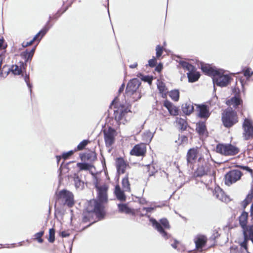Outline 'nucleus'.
Returning a JSON list of instances; mask_svg holds the SVG:
<instances>
[{"instance_id": "1", "label": "nucleus", "mask_w": 253, "mask_h": 253, "mask_svg": "<svg viewBox=\"0 0 253 253\" xmlns=\"http://www.w3.org/2000/svg\"><path fill=\"white\" fill-rule=\"evenodd\" d=\"M108 186L104 184L102 185V187L96 190L97 199L90 200L86 209V212L88 215L90 213H94L99 220L104 218L105 212L103 204L108 202Z\"/></svg>"}, {"instance_id": "2", "label": "nucleus", "mask_w": 253, "mask_h": 253, "mask_svg": "<svg viewBox=\"0 0 253 253\" xmlns=\"http://www.w3.org/2000/svg\"><path fill=\"white\" fill-rule=\"evenodd\" d=\"M201 69L205 75L211 76L214 86V91H215V85L220 87L227 86L231 82V77L230 75L224 74V71L222 69H217L211 66L209 64L203 62L200 63Z\"/></svg>"}, {"instance_id": "3", "label": "nucleus", "mask_w": 253, "mask_h": 253, "mask_svg": "<svg viewBox=\"0 0 253 253\" xmlns=\"http://www.w3.org/2000/svg\"><path fill=\"white\" fill-rule=\"evenodd\" d=\"M150 222L165 239L167 240L170 238L171 235L165 230V229L170 228L169 222L167 218H162L159 222L155 218H150Z\"/></svg>"}, {"instance_id": "4", "label": "nucleus", "mask_w": 253, "mask_h": 253, "mask_svg": "<svg viewBox=\"0 0 253 253\" xmlns=\"http://www.w3.org/2000/svg\"><path fill=\"white\" fill-rule=\"evenodd\" d=\"M215 151L223 156H233L239 153L240 149L231 143H218L216 146Z\"/></svg>"}, {"instance_id": "5", "label": "nucleus", "mask_w": 253, "mask_h": 253, "mask_svg": "<svg viewBox=\"0 0 253 253\" xmlns=\"http://www.w3.org/2000/svg\"><path fill=\"white\" fill-rule=\"evenodd\" d=\"M141 82L137 78H133L129 81L128 82L126 89V93L127 94H133L134 93H137V96L134 97L135 100H139L141 97V91L139 90L138 88L141 85Z\"/></svg>"}, {"instance_id": "6", "label": "nucleus", "mask_w": 253, "mask_h": 253, "mask_svg": "<svg viewBox=\"0 0 253 253\" xmlns=\"http://www.w3.org/2000/svg\"><path fill=\"white\" fill-rule=\"evenodd\" d=\"M222 121L224 126L227 128L230 127L238 122L236 113L233 110H229L222 113Z\"/></svg>"}, {"instance_id": "7", "label": "nucleus", "mask_w": 253, "mask_h": 253, "mask_svg": "<svg viewBox=\"0 0 253 253\" xmlns=\"http://www.w3.org/2000/svg\"><path fill=\"white\" fill-rule=\"evenodd\" d=\"M242 172L238 169H232L226 173L224 176L225 184L229 186L239 180L242 175Z\"/></svg>"}, {"instance_id": "8", "label": "nucleus", "mask_w": 253, "mask_h": 253, "mask_svg": "<svg viewBox=\"0 0 253 253\" xmlns=\"http://www.w3.org/2000/svg\"><path fill=\"white\" fill-rule=\"evenodd\" d=\"M243 135L245 140L253 138V121L249 118H245L243 123Z\"/></svg>"}, {"instance_id": "9", "label": "nucleus", "mask_w": 253, "mask_h": 253, "mask_svg": "<svg viewBox=\"0 0 253 253\" xmlns=\"http://www.w3.org/2000/svg\"><path fill=\"white\" fill-rule=\"evenodd\" d=\"M116 133V130L111 126L107 130H103L104 141L107 147H111L115 142Z\"/></svg>"}, {"instance_id": "10", "label": "nucleus", "mask_w": 253, "mask_h": 253, "mask_svg": "<svg viewBox=\"0 0 253 253\" xmlns=\"http://www.w3.org/2000/svg\"><path fill=\"white\" fill-rule=\"evenodd\" d=\"M198 111V116L201 119L207 120L211 115L209 107L205 104L196 105Z\"/></svg>"}, {"instance_id": "11", "label": "nucleus", "mask_w": 253, "mask_h": 253, "mask_svg": "<svg viewBox=\"0 0 253 253\" xmlns=\"http://www.w3.org/2000/svg\"><path fill=\"white\" fill-rule=\"evenodd\" d=\"M196 249L199 252L203 251V248L206 246L207 242V238L204 235L198 234L194 239Z\"/></svg>"}, {"instance_id": "12", "label": "nucleus", "mask_w": 253, "mask_h": 253, "mask_svg": "<svg viewBox=\"0 0 253 253\" xmlns=\"http://www.w3.org/2000/svg\"><path fill=\"white\" fill-rule=\"evenodd\" d=\"M130 112V110L127 108L122 107L114 110V118L115 120L119 123L123 120L125 116Z\"/></svg>"}, {"instance_id": "13", "label": "nucleus", "mask_w": 253, "mask_h": 253, "mask_svg": "<svg viewBox=\"0 0 253 253\" xmlns=\"http://www.w3.org/2000/svg\"><path fill=\"white\" fill-rule=\"evenodd\" d=\"M74 195L73 193L64 189V205L72 208L75 204Z\"/></svg>"}, {"instance_id": "14", "label": "nucleus", "mask_w": 253, "mask_h": 253, "mask_svg": "<svg viewBox=\"0 0 253 253\" xmlns=\"http://www.w3.org/2000/svg\"><path fill=\"white\" fill-rule=\"evenodd\" d=\"M146 152V146L142 144H137L134 146L130 153L131 155L143 156Z\"/></svg>"}, {"instance_id": "15", "label": "nucleus", "mask_w": 253, "mask_h": 253, "mask_svg": "<svg viewBox=\"0 0 253 253\" xmlns=\"http://www.w3.org/2000/svg\"><path fill=\"white\" fill-rule=\"evenodd\" d=\"M198 152L195 148H190L187 153L186 160L188 166L190 167L195 162L197 157Z\"/></svg>"}, {"instance_id": "16", "label": "nucleus", "mask_w": 253, "mask_h": 253, "mask_svg": "<svg viewBox=\"0 0 253 253\" xmlns=\"http://www.w3.org/2000/svg\"><path fill=\"white\" fill-rule=\"evenodd\" d=\"M226 104L228 105L233 106V108L237 109L239 106L242 105L243 100L240 96L238 95L232 97L230 99L226 101Z\"/></svg>"}, {"instance_id": "17", "label": "nucleus", "mask_w": 253, "mask_h": 253, "mask_svg": "<svg viewBox=\"0 0 253 253\" xmlns=\"http://www.w3.org/2000/svg\"><path fill=\"white\" fill-rule=\"evenodd\" d=\"M163 105L166 107L169 113L172 116H177L178 114V109L169 101L166 100L164 101Z\"/></svg>"}, {"instance_id": "18", "label": "nucleus", "mask_w": 253, "mask_h": 253, "mask_svg": "<svg viewBox=\"0 0 253 253\" xmlns=\"http://www.w3.org/2000/svg\"><path fill=\"white\" fill-rule=\"evenodd\" d=\"M116 167L118 173H124L126 167L128 166L122 157L117 158L116 159Z\"/></svg>"}, {"instance_id": "19", "label": "nucleus", "mask_w": 253, "mask_h": 253, "mask_svg": "<svg viewBox=\"0 0 253 253\" xmlns=\"http://www.w3.org/2000/svg\"><path fill=\"white\" fill-rule=\"evenodd\" d=\"M124 190H122L119 185L117 184L115 187L114 194L117 199L121 201L125 202L126 199V196L124 193Z\"/></svg>"}, {"instance_id": "20", "label": "nucleus", "mask_w": 253, "mask_h": 253, "mask_svg": "<svg viewBox=\"0 0 253 253\" xmlns=\"http://www.w3.org/2000/svg\"><path fill=\"white\" fill-rule=\"evenodd\" d=\"M182 111L186 115H190L194 111L193 103L188 101L183 103L181 106Z\"/></svg>"}, {"instance_id": "21", "label": "nucleus", "mask_w": 253, "mask_h": 253, "mask_svg": "<svg viewBox=\"0 0 253 253\" xmlns=\"http://www.w3.org/2000/svg\"><path fill=\"white\" fill-rule=\"evenodd\" d=\"M196 132L200 135H204L205 134H208L205 122L199 121L196 124Z\"/></svg>"}, {"instance_id": "22", "label": "nucleus", "mask_w": 253, "mask_h": 253, "mask_svg": "<svg viewBox=\"0 0 253 253\" xmlns=\"http://www.w3.org/2000/svg\"><path fill=\"white\" fill-rule=\"evenodd\" d=\"M188 81L190 83H194L198 80L200 77V74L198 72H196V68L193 71H190L187 73Z\"/></svg>"}, {"instance_id": "23", "label": "nucleus", "mask_w": 253, "mask_h": 253, "mask_svg": "<svg viewBox=\"0 0 253 253\" xmlns=\"http://www.w3.org/2000/svg\"><path fill=\"white\" fill-rule=\"evenodd\" d=\"M75 187L76 189L82 190L84 188V182L79 177L76 173H74L73 176Z\"/></svg>"}, {"instance_id": "24", "label": "nucleus", "mask_w": 253, "mask_h": 253, "mask_svg": "<svg viewBox=\"0 0 253 253\" xmlns=\"http://www.w3.org/2000/svg\"><path fill=\"white\" fill-rule=\"evenodd\" d=\"M118 208L119 212H125L126 214H132V215L135 214L133 210L126 204L119 203L118 204Z\"/></svg>"}, {"instance_id": "25", "label": "nucleus", "mask_w": 253, "mask_h": 253, "mask_svg": "<svg viewBox=\"0 0 253 253\" xmlns=\"http://www.w3.org/2000/svg\"><path fill=\"white\" fill-rule=\"evenodd\" d=\"M242 228L243 234L247 235L253 244V224L247 225Z\"/></svg>"}, {"instance_id": "26", "label": "nucleus", "mask_w": 253, "mask_h": 253, "mask_svg": "<svg viewBox=\"0 0 253 253\" xmlns=\"http://www.w3.org/2000/svg\"><path fill=\"white\" fill-rule=\"evenodd\" d=\"M248 219V212L244 211L240 216L239 217V224L241 228L247 226Z\"/></svg>"}, {"instance_id": "27", "label": "nucleus", "mask_w": 253, "mask_h": 253, "mask_svg": "<svg viewBox=\"0 0 253 253\" xmlns=\"http://www.w3.org/2000/svg\"><path fill=\"white\" fill-rule=\"evenodd\" d=\"M206 174L207 171L203 165L199 166L194 172V176L196 177H201Z\"/></svg>"}, {"instance_id": "28", "label": "nucleus", "mask_w": 253, "mask_h": 253, "mask_svg": "<svg viewBox=\"0 0 253 253\" xmlns=\"http://www.w3.org/2000/svg\"><path fill=\"white\" fill-rule=\"evenodd\" d=\"M177 62L183 69L187 70L189 72L190 71H193L194 69H195V67L187 62L181 60H180Z\"/></svg>"}, {"instance_id": "29", "label": "nucleus", "mask_w": 253, "mask_h": 253, "mask_svg": "<svg viewBox=\"0 0 253 253\" xmlns=\"http://www.w3.org/2000/svg\"><path fill=\"white\" fill-rule=\"evenodd\" d=\"M49 29V27H48L47 25L45 26L42 30H41L35 36V37L32 39L33 41L35 42L38 39L40 36H41V38L39 39V40H40L42 38L46 33Z\"/></svg>"}, {"instance_id": "30", "label": "nucleus", "mask_w": 253, "mask_h": 253, "mask_svg": "<svg viewBox=\"0 0 253 253\" xmlns=\"http://www.w3.org/2000/svg\"><path fill=\"white\" fill-rule=\"evenodd\" d=\"M154 136V133H152L150 130H147L144 132L142 135L143 140L146 142H150Z\"/></svg>"}, {"instance_id": "31", "label": "nucleus", "mask_w": 253, "mask_h": 253, "mask_svg": "<svg viewBox=\"0 0 253 253\" xmlns=\"http://www.w3.org/2000/svg\"><path fill=\"white\" fill-rule=\"evenodd\" d=\"M169 96L174 101H177L179 99V91L178 89H173L169 91Z\"/></svg>"}, {"instance_id": "32", "label": "nucleus", "mask_w": 253, "mask_h": 253, "mask_svg": "<svg viewBox=\"0 0 253 253\" xmlns=\"http://www.w3.org/2000/svg\"><path fill=\"white\" fill-rule=\"evenodd\" d=\"M122 184L124 191H129L130 190V183L127 176L122 179Z\"/></svg>"}, {"instance_id": "33", "label": "nucleus", "mask_w": 253, "mask_h": 253, "mask_svg": "<svg viewBox=\"0 0 253 253\" xmlns=\"http://www.w3.org/2000/svg\"><path fill=\"white\" fill-rule=\"evenodd\" d=\"M77 166L80 170H89L91 168L93 167L92 165L87 163H78Z\"/></svg>"}, {"instance_id": "34", "label": "nucleus", "mask_w": 253, "mask_h": 253, "mask_svg": "<svg viewBox=\"0 0 253 253\" xmlns=\"http://www.w3.org/2000/svg\"><path fill=\"white\" fill-rule=\"evenodd\" d=\"M177 124L178 125V127L181 130V131L185 130L188 126V124L187 122L184 119L182 118H180L177 121Z\"/></svg>"}, {"instance_id": "35", "label": "nucleus", "mask_w": 253, "mask_h": 253, "mask_svg": "<svg viewBox=\"0 0 253 253\" xmlns=\"http://www.w3.org/2000/svg\"><path fill=\"white\" fill-rule=\"evenodd\" d=\"M138 77L140 78L141 80L145 82L148 83L149 84H151L153 80V77L149 75H143L140 73L137 75Z\"/></svg>"}, {"instance_id": "36", "label": "nucleus", "mask_w": 253, "mask_h": 253, "mask_svg": "<svg viewBox=\"0 0 253 253\" xmlns=\"http://www.w3.org/2000/svg\"><path fill=\"white\" fill-rule=\"evenodd\" d=\"M242 72L247 79H249L253 75V71L250 67H246L243 69Z\"/></svg>"}, {"instance_id": "37", "label": "nucleus", "mask_w": 253, "mask_h": 253, "mask_svg": "<svg viewBox=\"0 0 253 253\" xmlns=\"http://www.w3.org/2000/svg\"><path fill=\"white\" fill-rule=\"evenodd\" d=\"M11 71L14 75H20L22 72L21 68H20L18 65H13L11 67Z\"/></svg>"}, {"instance_id": "38", "label": "nucleus", "mask_w": 253, "mask_h": 253, "mask_svg": "<svg viewBox=\"0 0 253 253\" xmlns=\"http://www.w3.org/2000/svg\"><path fill=\"white\" fill-rule=\"evenodd\" d=\"M88 140H83L77 146V149L79 151L83 150L88 143Z\"/></svg>"}, {"instance_id": "39", "label": "nucleus", "mask_w": 253, "mask_h": 253, "mask_svg": "<svg viewBox=\"0 0 253 253\" xmlns=\"http://www.w3.org/2000/svg\"><path fill=\"white\" fill-rule=\"evenodd\" d=\"M96 158V154L95 152H91L86 154V159L87 161H94Z\"/></svg>"}, {"instance_id": "40", "label": "nucleus", "mask_w": 253, "mask_h": 253, "mask_svg": "<svg viewBox=\"0 0 253 253\" xmlns=\"http://www.w3.org/2000/svg\"><path fill=\"white\" fill-rule=\"evenodd\" d=\"M44 234L43 231H41L40 232L35 234V240L38 241V242L40 243H42L43 242V240L42 238V237L43 236Z\"/></svg>"}, {"instance_id": "41", "label": "nucleus", "mask_w": 253, "mask_h": 253, "mask_svg": "<svg viewBox=\"0 0 253 253\" xmlns=\"http://www.w3.org/2000/svg\"><path fill=\"white\" fill-rule=\"evenodd\" d=\"M21 55L23 56L26 62H28L29 61H31L33 56L32 54H30L27 50L25 52H23Z\"/></svg>"}, {"instance_id": "42", "label": "nucleus", "mask_w": 253, "mask_h": 253, "mask_svg": "<svg viewBox=\"0 0 253 253\" xmlns=\"http://www.w3.org/2000/svg\"><path fill=\"white\" fill-rule=\"evenodd\" d=\"M55 230L53 228L49 229V238L48 241L50 243H53L55 240Z\"/></svg>"}, {"instance_id": "43", "label": "nucleus", "mask_w": 253, "mask_h": 253, "mask_svg": "<svg viewBox=\"0 0 253 253\" xmlns=\"http://www.w3.org/2000/svg\"><path fill=\"white\" fill-rule=\"evenodd\" d=\"M156 57L159 58L162 55L163 48L160 45H158L156 47Z\"/></svg>"}, {"instance_id": "44", "label": "nucleus", "mask_w": 253, "mask_h": 253, "mask_svg": "<svg viewBox=\"0 0 253 253\" xmlns=\"http://www.w3.org/2000/svg\"><path fill=\"white\" fill-rule=\"evenodd\" d=\"M91 174L94 175V180H93V184L96 190L99 189L100 188L102 187V185H99V180L97 177L94 175V174L91 172Z\"/></svg>"}, {"instance_id": "45", "label": "nucleus", "mask_w": 253, "mask_h": 253, "mask_svg": "<svg viewBox=\"0 0 253 253\" xmlns=\"http://www.w3.org/2000/svg\"><path fill=\"white\" fill-rule=\"evenodd\" d=\"M158 89L160 93H163L166 89V85L163 82L159 83L157 85Z\"/></svg>"}, {"instance_id": "46", "label": "nucleus", "mask_w": 253, "mask_h": 253, "mask_svg": "<svg viewBox=\"0 0 253 253\" xmlns=\"http://www.w3.org/2000/svg\"><path fill=\"white\" fill-rule=\"evenodd\" d=\"M63 196V190L60 191L59 194L57 195L56 201L55 203V207L58 202H60V201H62V197Z\"/></svg>"}, {"instance_id": "47", "label": "nucleus", "mask_w": 253, "mask_h": 253, "mask_svg": "<svg viewBox=\"0 0 253 253\" xmlns=\"http://www.w3.org/2000/svg\"><path fill=\"white\" fill-rule=\"evenodd\" d=\"M24 80H25V82L26 83L27 85L30 89V91L31 92H32V84H30V83L29 82V80H30L29 76L26 75L24 77Z\"/></svg>"}, {"instance_id": "48", "label": "nucleus", "mask_w": 253, "mask_h": 253, "mask_svg": "<svg viewBox=\"0 0 253 253\" xmlns=\"http://www.w3.org/2000/svg\"><path fill=\"white\" fill-rule=\"evenodd\" d=\"M157 61L154 57H153L152 59H151L148 61V65L151 68L155 67Z\"/></svg>"}, {"instance_id": "49", "label": "nucleus", "mask_w": 253, "mask_h": 253, "mask_svg": "<svg viewBox=\"0 0 253 253\" xmlns=\"http://www.w3.org/2000/svg\"><path fill=\"white\" fill-rule=\"evenodd\" d=\"M236 167L240 168L243 170H246L249 172L252 173L253 172V169H251L248 166H242V165H236Z\"/></svg>"}, {"instance_id": "50", "label": "nucleus", "mask_w": 253, "mask_h": 253, "mask_svg": "<svg viewBox=\"0 0 253 253\" xmlns=\"http://www.w3.org/2000/svg\"><path fill=\"white\" fill-rule=\"evenodd\" d=\"M252 199H251L249 198L246 197V198L243 201L242 206L243 208L245 209L247 205L251 202Z\"/></svg>"}, {"instance_id": "51", "label": "nucleus", "mask_w": 253, "mask_h": 253, "mask_svg": "<svg viewBox=\"0 0 253 253\" xmlns=\"http://www.w3.org/2000/svg\"><path fill=\"white\" fill-rule=\"evenodd\" d=\"M76 150H71L67 152H64V160L69 158L70 156H72Z\"/></svg>"}, {"instance_id": "52", "label": "nucleus", "mask_w": 253, "mask_h": 253, "mask_svg": "<svg viewBox=\"0 0 253 253\" xmlns=\"http://www.w3.org/2000/svg\"><path fill=\"white\" fill-rule=\"evenodd\" d=\"M63 166V161L62 162L61 165H60V168L58 170V171L59 172V184H61V180H62V177H61V173H62V166Z\"/></svg>"}, {"instance_id": "53", "label": "nucleus", "mask_w": 253, "mask_h": 253, "mask_svg": "<svg viewBox=\"0 0 253 253\" xmlns=\"http://www.w3.org/2000/svg\"><path fill=\"white\" fill-rule=\"evenodd\" d=\"M154 207H143L142 211H145L146 212H151L155 210Z\"/></svg>"}, {"instance_id": "54", "label": "nucleus", "mask_w": 253, "mask_h": 253, "mask_svg": "<svg viewBox=\"0 0 253 253\" xmlns=\"http://www.w3.org/2000/svg\"><path fill=\"white\" fill-rule=\"evenodd\" d=\"M163 69V64L160 63L155 68V71L157 72H161Z\"/></svg>"}, {"instance_id": "55", "label": "nucleus", "mask_w": 253, "mask_h": 253, "mask_svg": "<svg viewBox=\"0 0 253 253\" xmlns=\"http://www.w3.org/2000/svg\"><path fill=\"white\" fill-rule=\"evenodd\" d=\"M232 91L233 93L234 94V96H236V95H238V96H240V90L239 88L234 87L232 89Z\"/></svg>"}, {"instance_id": "56", "label": "nucleus", "mask_w": 253, "mask_h": 253, "mask_svg": "<svg viewBox=\"0 0 253 253\" xmlns=\"http://www.w3.org/2000/svg\"><path fill=\"white\" fill-rule=\"evenodd\" d=\"M34 42L32 40H31L29 42H24L23 43H22V46L23 47H27L28 46H29V45H31V44H33V43Z\"/></svg>"}, {"instance_id": "57", "label": "nucleus", "mask_w": 253, "mask_h": 253, "mask_svg": "<svg viewBox=\"0 0 253 253\" xmlns=\"http://www.w3.org/2000/svg\"><path fill=\"white\" fill-rule=\"evenodd\" d=\"M240 246L243 248L248 253H250L248 252V244L246 243L245 242H242L240 244Z\"/></svg>"}, {"instance_id": "58", "label": "nucleus", "mask_w": 253, "mask_h": 253, "mask_svg": "<svg viewBox=\"0 0 253 253\" xmlns=\"http://www.w3.org/2000/svg\"><path fill=\"white\" fill-rule=\"evenodd\" d=\"M82 220H83V222L84 223H86L89 220L88 218V215H86V213H85L84 212Z\"/></svg>"}, {"instance_id": "59", "label": "nucleus", "mask_w": 253, "mask_h": 253, "mask_svg": "<svg viewBox=\"0 0 253 253\" xmlns=\"http://www.w3.org/2000/svg\"><path fill=\"white\" fill-rule=\"evenodd\" d=\"M127 95L130 96L131 101L133 102H135V101L138 100H135L134 98V97H137L138 96L137 93H135V94L134 93L133 94H127Z\"/></svg>"}, {"instance_id": "60", "label": "nucleus", "mask_w": 253, "mask_h": 253, "mask_svg": "<svg viewBox=\"0 0 253 253\" xmlns=\"http://www.w3.org/2000/svg\"><path fill=\"white\" fill-rule=\"evenodd\" d=\"M247 198H249L251 199L253 198V187H252L250 193L247 195Z\"/></svg>"}, {"instance_id": "61", "label": "nucleus", "mask_w": 253, "mask_h": 253, "mask_svg": "<svg viewBox=\"0 0 253 253\" xmlns=\"http://www.w3.org/2000/svg\"><path fill=\"white\" fill-rule=\"evenodd\" d=\"M250 216L252 218L251 220L252 221V222L253 223V203L251 206L250 209Z\"/></svg>"}, {"instance_id": "62", "label": "nucleus", "mask_w": 253, "mask_h": 253, "mask_svg": "<svg viewBox=\"0 0 253 253\" xmlns=\"http://www.w3.org/2000/svg\"><path fill=\"white\" fill-rule=\"evenodd\" d=\"M125 83H123L122 84V85H121V86L120 87L119 90H118V93L119 94H120L121 93H122L123 91V90H124V88H125Z\"/></svg>"}, {"instance_id": "63", "label": "nucleus", "mask_w": 253, "mask_h": 253, "mask_svg": "<svg viewBox=\"0 0 253 253\" xmlns=\"http://www.w3.org/2000/svg\"><path fill=\"white\" fill-rule=\"evenodd\" d=\"M178 241L176 239H174V243L171 244V247L174 249H176L177 248V244H178Z\"/></svg>"}, {"instance_id": "64", "label": "nucleus", "mask_w": 253, "mask_h": 253, "mask_svg": "<svg viewBox=\"0 0 253 253\" xmlns=\"http://www.w3.org/2000/svg\"><path fill=\"white\" fill-rule=\"evenodd\" d=\"M219 235V234H218V233L217 232H216L213 234V235L211 236V238L213 239V240H215V239L216 238H217L218 237Z\"/></svg>"}]
</instances>
